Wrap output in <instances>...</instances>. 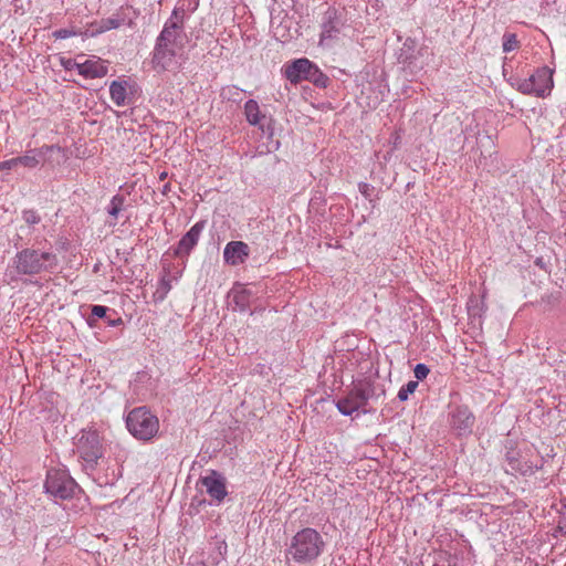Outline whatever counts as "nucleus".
<instances>
[{
	"label": "nucleus",
	"mask_w": 566,
	"mask_h": 566,
	"mask_svg": "<svg viewBox=\"0 0 566 566\" xmlns=\"http://www.w3.org/2000/svg\"><path fill=\"white\" fill-rule=\"evenodd\" d=\"M324 546L321 534L314 528L305 527L292 537L286 558L297 564H307L322 554Z\"/></svg>",
	"instance_id": "1"
},
{
	"label": "nucleus",
	"mask_w": 566,
	"mask_h": 566,
	"mask_svg": "<svg viewBox=\"0 0 566 566\" xmlns=\"http://www.w3.org/2000/svg\"><path fill=\"white\" fill-rule=\"evenodd\" d=\"M13 262L18 273L34 275L52 272L57 266V256L51 252L24 249L17 253Z\"/></svg>",
	"instance_id": "2"
},
{
	"label": "nucleus",
	"mask_w": 566,
	"mask_h": 566,
	"mask_svg": "<svg viewBox=\"0 0 566 566\" xmlns=\"http://www.w3.org/2000/svg\"><path fill=\"white\" fill-rule=\"evenodd\" d=\"M128 431L137 439L148 441L159 430V420L145 407L133 409L126 419Z\"/></svg>",
	"instance_id": "3"
},
{
	"label": "nucleus",
	"mask_w": 566,
	"mask_h": 566,
	"mask_svg": "<svg viewBox=\"0 0 566 566\" xmlns=\"http://www.w3.org/2000/svg\"><path fill=\"white\" fill-rule=\"evenodd\" d=\"M553 73L548 66L539 67L528 78L517 81L516 88L526 95L546 97L554 86Z\"/></svg>",
	"instance_id": "4"
},
{
	"label": "nucleus",
	"mask_w": 566,
	"mask_h": 566,
	"mask_svg": "<svg viewBox=\"0 0 566 566\" xmlns=\"http://www.w3.org/2000/svg\"><path fill=\"white\" fill-rule=\"evenodd\" d=\"M44 486L52 496L66 500L73 496L76 483L65 471L52 469L48 471Z\"/></svg>",
	"instance_id": "5"
},
{
	"label": "nucleus",
	"mask_w": 566,
	"mask_h": 566,
	"mask_svg": "<svg viewBox=\"0 0 566 566\" xmlns=\"http://www.w3.org/2000/svg\"><path fill=\"white\" fill-rule=\"evenodd\" d=\"M80 458L94 465L102 455L101 437L96 430H83L75 443Z\"/></svg>",
	"instance_id": "6"
},
{
	"label": "nucleus",
	"mask_w": 566,
	"mask_h": 566,
	"mask_svg": "<svg viewBox=\"0 0 566 566\" xmlns=\"http://www.w3.org/2000/svg\"><path fill=\"white\" fill-rule=\"evenodd\" d=\"M284 75L291 83L313 80L318 73L317 67L307 59H297L284 65Z\"/></svg>",
	"instance_id": "7"
},
{
	"label": "nucleus",
	"mask_w": 566,
	"mask_h": 566,
	"mask_svg": "<svg viewBox=\"0 0 566 566\" xmlns=\"http://www.w3.org/2000/svg\"><path fill=\"white\" fill-rule=\"evenodd\" d=\"M369 398V394L366 387L359 385L356 386L345 398L337 402L339 412L346 416H350L353 412L363 408Z\"/></svg>",
	"instance_id": "8"
},
{
	"label": "nucleus",
	"mask_w": 566,
	"mask_h": 566,
	"mask_svg": "<svg viewBox=\"0 0 566 566\" xmlns=\"http://www.w3.org/2000/svg\"><path fill=\"white\" fill-rule=\"evenodd\" d=\"M176 55L175 46H168L165 42L163 44L156 43L153 55L154 69L157 71H169L178 67Z\"/></svg>",
	"instance_id": "9"
},
{
	"label": "nucleus",
	"mask_w": 566,
	"mask_h": 566,
	"mask_svg": "<svg viewBox=\"0 0 566 566\" xmlns=\"http://www.w3.org/2000/svg\"><path fill=\"white\" fill-rule=\"evenodd\" d=\"M108 72L107 62L98 56L84 57L80 62L78 74L84 78H102Z\"/></svg>",
	"instance_id": "10"
},
{
	"label": "nucleus",
	"mask_w": 566,
	"mask_h": 566,
	"mask_svg": "<svg viewBox=\"0 0 566 566\" xmlns=\"http://www.w3.org/2000/svg\"><path fill=\"white\" fill-rule=\"evenodd\" d=\"M340 28L342 22L337 18L336 11H327L322 25L319 44L329 45L332 42L338 40Z\"/></svg>",
	"instance_id": "11"
},
{
	"label": "nucleus",
	"mask_w": 566,
	"mask_h": 566,
	"mask_svg": "<svg viewBox=\"0 0 566 566\" xmlns=\"http://www.w3.org/2000/svg\"><path fill=\"white\" fill-rule=\"evenodd\" d=\"M249 255L250 248L243 241H230L223 250L224 262L232 266L244 263Z\"/></svg>",
	"instance_id": "12"
},
{
	"label": "nucleus",
	"mask_w": 566,
	"mask_h": 566,
	"mask_svg": "<svg viewBox=\"0 0 566 566\" xmlns=\"http://www.w3.org/2000/svg\"><path fill=\"white\" fill-rule=\"evenodd\" d=\"M201 483L206 488L207 493L218 502H221L227 495L226 480L216 471H211L201 478Z\"/></svg>",
	"instance_id": "13"
},
{
	"label": "nucleus",
	"mask_w": 566,
	"mask_h": 566,
	"mask_svg": "<svg viewBox=\"0 0 566 566\" xmlns=\"http://www.w3.org/2000/svg\"><path fill=\"white\" fill-rule=\"evenodd\" d=\"M474 420V415L467 406L457 407L451 413V424L459 434L471 432Z\"/></svg>",
	"instance_id": "14"
},
{
	"label": "nucleus",
	"mask_w": 566,
	"mask_h": 566,
	"mask_svg": "<svg viewBox=\"0 0 566 566\" xmlns=\"http://www.w3.org/2000/svg\"><path fill=\"white\" fill-rule=\"evenodd\" d=\"M205 228V222H197L190 230L180 239L178 243L177 254H188L192 248L198 243L199 237Z\"/></svg>",
	"instance_id": "15"
},
{
	"label": "nucleus",
	"mask_w": 566,
	"mask_h": 566,
	"mask_svg": "<svg viewBox=\"0 0 566 566\" xmlns=\"http://www.w3.org/2000/svg\"><path fill=\"white\" fill-rule=\"evenodd\" d=\"M251 296V291L243 284H235L230 291V297L240 311L250 306Z\"/></svg>",
	"instance_id": "16"
},
{
	"label": "nucleus",
	"mask_w": 566,
	"mask_h": 566,
	"mask_svg": "<svg viewBox=\"0 0 566 566\" xmlns=\"http://www.w3.org/2000/svg\"><path fill=\"white\" fill-rule=\"evenodd\" d=\"M127 88L128 83L127 81H113L109 84V95L112 102L120 107L126 105V98H127Z\"/></svg>",
	"instance_id": "17"
},
{
	"label": "nucleus",
	"mask_w": 566,
	"mask_h": 566,
	"mask_svg": "<svg viewBox=\"0 0 566 566\" xmlns=\"http://www.w3.org/2000/svg\"><path fill=\"white\" fill-rule=\"evenodd\" d=\"M43 149L49 150L51 147L44 146L41 149H33L27 151L25 155L13 158L14 160V168L18 165H22L27 168H34L40 164V157L43 155Z\"/></svg>",
	"instance_id": "18"
},
{
	"label": "nucleus",
	"mask_w": 566,
	"mask_h": 566,
	"mask_svg": "<svg viewBox=\"0 0 566 566\" xmlns=\"http://www.w3.org/2000/svg\"><path fill=\"white\" fill-rule=\"evenodd\" d=\"M244 115L250 125L262 127V119L264 115L260 111V106L256 101L249 99L244 104Z\"/></svg>",
	"instance_id": "19"
},
{
	"label": "nucleus",
	"mask_w": 566,
	"mask_h": 566,
	"mask_svg": "<svg viewBox=\"0 0 566 566\" xmlns=\"http://www.w3.org/2000/svg\"><path fill=\"white\" fill-rule=\"evenodd\" d=\"M177 28L178 27L175 22L171 24H166L157 39V43L163 44V42H165V44L168 46H175Z\"/></svg>",
	"instance_id": "20"
},
{
	"label": "nucleus",
	"mask_w": 566,
	"mask_h": 566,
	"mask_svg": "<svg viewBox=\"0 0 566 566\" xmlns=\"http://www.w3.org/2000/svg\"><path fill=\"white\" fill-rule=\"evenodd\" d=\"M125 198L120 195H116L111 199L108 213L114 219H117L119 212L123 210Z\"/></svg>",
	"instance_id": "21"
},
{
	"label": "nucleus",
	"mask_w": 566,
	"mask_h": 566,
	"mask_svg": "<svg viewBox=\"0 0 566 566\" xmlns=\"http://www.w3.org/2000/svg\"><path fill=\"white\" fill-rule=\"evenodd\" d=\"M520 49V41L514 33H506L503 36V51L511 52Z\"/></svg>",
	"instance_id": "22"
},
{
	"label": "nucleus",
	"mask_w": 566,
	"mask_h": 566,
	"mask_svg": "<svg viewBox=\"0 0 566 566\" xmlns=\"http://www.w3.org/2000/svg\"><path fill=\"white\" fill-rule=\"evenodd\" d=\"M85 57V54H78L76 55V57L74 59H66V57H62L61 59V65L66 70V71H72V70H76L78 72L80 70V62Z\"/></svg>",
	"instance_id": "23"
},
{
	"label": "nucleus",
	"mask_w": 566,
	"mask_h": 566,
	"mask_svg": "<svg viewBox=\"0 0 566 566\" xmlns=\"http://www.w3.org/2000/svg\"><path fill=\"white\" fill-rule=\"evenodd\" d=\"M418 387V381L411 380L407 385L402 386L398 391V398L401 401L408 399L409 395L413 394Z\"/></svg>",
	"instance_id": "24"
},
{
	"label": "nucleus",
	"mask_w": 566,
	"mask_h": 566,
	"mask_svg": "<svg viewBox=\"0 0 566 566\" xmlns=\"http://www.w3.org/2000/svg\"><path fill=\"white\" fill-rule=\"evenodd\" d=\"M118 27H119V23L116 20L107 19V20L102 21L101 27L97 29L96 32L102 33V32H105V31H108L111 29H115Z\"/></svg>",
	"instance_id": "25"
},
{
	"label": "nucleus",
	"mask_w": 566,
	"mask_h": 566,
	"mask_svg": "<svg viewBox=\"0 0 566 566\" xmlns=\"http://www.w3.org/2000/svg\"><path fill=\"white\" fill-rule=\"evenodd\" d=\"M413 373H415V377L418 380H422L428 376L429 368L424 364H418V365H416Z\"/></svg>",
	"instance_id": "26"
},
{
	"label": "nucleus",
	"mask_w": 566,
	"mask_h": 566,
	"mask_svg": "<svg viewBox=\"0 0 566 566\" xmlns=\"http://www.w3.org/2000/svg\"><path fill=\"white\" fill-rule=\"evenodd\" d=\"M106 312H107V307L102 306V305H93L92 310H91L92 315L95 317H98V318L104 317Z\"/></svg>",
	"instance_id": "27"
},
{
	"label": "nucleus",
	"mask_w": 566,
	"mask_h": 566,
	"mask_svg": "<svg viewBox=\"0 0 566 566\" xmlns=\"http://www.w3.org/2000/svg\"><path fill=\"white\" fill-rule=\"evenodd\" d=\"M73 35H76V32L66 29H61L54 32V36L56 39H66Z\"/></svg>",
	"instance_id": "28"
},
{
	"label": "nucleus",
	"mask_w": 566,
	"mask_h": 566,
	"mask_svg": "<svg viewBox=\"0 0 566 566\" xmlns=\"http://www.w3.org/2000/svg\"><path fill=\"white\" fill-rule=\"evenodd\" d=\"M13 168H14V160H13V158L0 163V171L1 170H10V169H13Z\"/></svg>",
	"instance_id": "29"
},
{
	"label": "nucleus",
	"mask_w": 566,
	"mask_h": 566,
	"mask_svg": "<svg viewBox=\"0 0 566 566\" xmlns=\"http://www.w3.org/2000/svg\"><path fill=\"white\" fill-rule=\"evenodd\" d=\"M24 219L29 223H36V222H39V218L32 211L25 212L24 213Z\"/></svg>",
	"instance_id": "30"
},
{
	"label": "nucleus",
	"mask_w": 566,
	"mask_h": 566,
	"mask_svg": "<svg viewBox=\"0 0 566 566\" xmlns=\"http://www.w3.org/2000/svg\"><path fill=\"white\" fill-rule=\"evenodd\" d=\"M398 140H399V135H397L396 138L394 139L395 146L398 144Z\"/></svg>",
	"instance_id": "31"
},
{
	"label": "nucleus",
	"mask_w": 566,
	"mask_h": 566,
	"mask_svg": "<svg viewBox=\"0 0 566 566\" xmlns=\"http://www.w3.org/2000/svg\"><path fill=\"white\" fill-rule=\"evenodd\" d=\"M166 177V174H161L160 179H164Z\"/></svg>",
	"instance_id": "32"
}]
</instances>
